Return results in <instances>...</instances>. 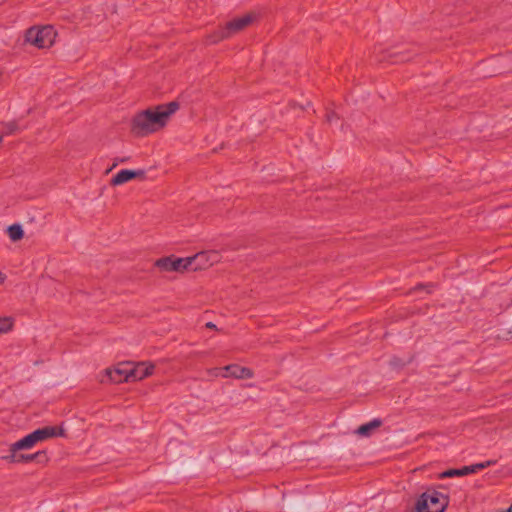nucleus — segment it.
<instances>
[{
	"mask_svg": "<svg viewBox=\"0 0 512 512\" xmlns=\"http://www.w3.org/2000/svg\"><path fill=\"white\" fill-rule=\"evenodd\" d=\"M4 279H2L0 282H3Z\"/></svg>",
	"mask_w": 512,
	"mask_h": 512,
	"instance_id": "b1692460",
	"label": "nucleus"
},
{
	"mask_svg": "<svg viewBox=\"0 0 512 512\" xmlns=\"http://www.w3.org/2000/svg\"><path fill=\"white\" fill-rule=\"evenodd\" d=\"M9 238L16 242L21 240L24 237V231L19 224H13L7 229Z\"/></svg>",
	"mask_w": 512,
	"mask_h": 512,
	"instance_id": "4468645a",
	"label": "nucleus"
},
{
	"mask_svg": "<svg viewBox=\"0 0 512 512\" xmlns=\"http://www.w3.org/2000/svg\"><path fill=\"white\" fill-rule=\"evenodd\" d=\"M155 266L162 272H178L183 273L184 271L191 268V260L189 257L176 258L173 256L160 258L155 262Z\"/></svg>",
	"mask_w": 512,
	"mask_h": 512,
	"instance_id": "20e7f679",
	"label": "nucleus"
},
{
	"mask_svg": "<svg viewBox=\"0 0 512 512\" xmlns=\"http://www.w3.org/2000/svg\"><path fill=\"white\" fill-rule=\"evenodd\" d=\"M178 108L179 104L173 101L137 113L132 119V133L143 137L160 131Z\"/></svg>",
	"mask_w": 512,
	"mask_h": 512,
	"instance_id": "f257e3e1",
	"label": "nucleus"
},
{
	"mask_svg": "<svg viewBox=\"0 0 512 512\" xmlns=\"http://www.w3.org/2000/svg\"><path fill=\"white\" fill-rule=\"evenodd\" d=\"M470 474L469 466H464L460 469H449L441 473V478H450L455 476H465Z\"/></svg>",
	"mask_w": 512,
	"mask_h": 512,
	"instance_id": "2eb2a0df",
	"label": "nucleus"
},
{
	"mask_svg": "<svg viewBox=\"0 0 512 512\" xmlns=\"http://www.w3.org/2000/svg\"><path fill=\"white\" fill-rule=\"evenodd\" d=\"M37 443L35 437H33V433H30L23 437L22 439L16 441L12 444V450H28L34 447Z\"/></svg>",
	"mask_w": 512,
	"mask_h": 512,
	"instance_id": "f8f14e48",
	"label": "nucleus"
},
{
	"mask_svg": "<svg viewBox=\"0 0 512 512\" xmlns=\"http://www.w3.org/2000/svg\"><path fill=\"white\" fill-rule=\"evenodd\" d=\"M130 382L139 381L150 376L154 370V365L148 362L137 364L130 363Z\"/></svg>",
	"mask_w": 512,
	"mask_h": 512,
	"instance_id": "6e6552de",
	"label": "nucleus"
},
{
	"mask_svg": "<svg viewBox=\"0 0 512 512\" xmlns=\"http://www.w3.org/2000/svg\"><path fill=\"white\" fill-rule=\"evenodd\" d=\"M492 464H494V462L489 460V461H485V462H481V463L470 465L469 466L470 474L471 473H475V472H477L479 470H482V469H484L486 467H489Z\"/></svg>",
	"mask_w": 512,
	"mask_h": 512,
	"instance_id": "f3484780",
	"label": "nucleus"
},
{
	"mask_svg": "<svg viewBox=\"0 0 512 512\" xmlns=\"http://www.w3.org/2000/svg\"><path fill=\"white\" fill-rule=\"evenodd\" d=\"M448 498L436 490L424 492L418 499L415 512H444Z\"/></svg>",
	"mask_w": 512,
	"mask_h": 512,
	"instance_id": "f03ea898",
	"label": "nucleus"
},
{
	"mask_svg": "<svg viewBox=\"0 0 512 512\" xmlns=\"http://www.w3.org/2000/svg\"><path fill=\"white\" fill-rule=\"evenodd\" d=\"M339 117L335 112H329L326 116V120L328 123H333L334 120H338Z\"/></svg>",
	"mask_w": 512,
	"mask_h": 512,
	"instance_id": "aec40b11",
	"label": "nucleus"
},
{
	"mask_svg": "<svg viewBox=\"0 0 512 512\" xmlns=\"http://www.w3.org/2000/svg\"><path fill=\"white\" fill-rule=\"evenodd\" d=\"M3 141V135L0 134V144L2 143Z\"/></svg>",
	"mask_w": 512,
	"mask_h": 512,
	"instance_id": "5701e85b",
	"label": "nucleus"
},
{
	"mask_svg": "<svg viewBox=\"0 0 512 512\" xmlns=\"http://www.w3.org/2000/svg\"><path fill=\"white\" fill-rule=\"evenodd\" d=\"M380 426H381V420L373 419L372 421H370V422H368L366 424L361 425L357 429L356 432L360 436L367 437V436H369L372 433V431H374L375 429H377Z\"/></svg>",
	"mask_w": 512,
	"mask_h": 512,
	"instance_id": "ddd939ff",
	"label": "nucleus"
},
{
	"mask_svg": "<svg viewBox=\"0 0 512 512\" xmlns=\"http://www.w3.org/2000/svg\"><path fill=\"white\" fill-rule=\"evenodd\" d=\"M206 326H207L208 328H215V327H216V326H215V324H213L212 322H208V323L206 324Z\"/></svg>",
	"mask_w": 512,
	"mask_h": 512,
	"instance_id": "412c9836",
	"label": "nucleus"
},
{
	"mask_svg": "<svg viewBox=\"0 0 512 512\" xmlns=\"http://www.w3.org/2000/svg\"><path fill=\"white\" fill-rule=\"evenodd\" d=\"M55 38L56 32L52 26L31 27L25 35L26 42L39 49L51 47Z\"/></svg>",
	"mask_w": 512,
	"mask_h": 512,
	"instance_id": "7ed1b4c3",
	"label": "nucleus"
},
{
	"mask_svg": "<svg viewBox=\"0 0 512 512\" xmlns=\"http://www.w3.org/2000/svg\"><path fill=\"white\" fill-rule=\"evenodd\" d=\"M18 450H12V445L10 446V455L4 456L3 459L10 463H19V454H17Z\"/></svg>",
	"mask_w": 512,
	"mask_h": 512,
	"instance_id": "a211bd4d",
	"label": "nucleus"
},
{
	"mask_svg": "<svg viewBox=\"0 0 512 512\" xmlns=\"http://www.w3.org/2000/svg\"><path fill=\"white\" fill-rule=\"evenodd\" d=\"M37 443L56 436H63L64 430L54 426H46L32 432Z\"/></svg>",
	"mask_w": 512,
	"mask_h": 512,
	"instance_id": "9b49d317",
	"label": "nucleus"
},
{
	"mask_svg": "<svg viewBox=\"0 0 512 512\" xmlns=\"http://www.w3.org/2000/svg\"><path fill=\"white\" fill-rule=\"evenodd\" d=\"M221 370L224 371L222 376L225 378L234 377L237 379H250L253 376V372L249 368L242 367L237 364L227 365Z\"/></svg>",
	"mask_w": 512,
	"mask_h": 512,
	"instance_id": "9d476101",
	"label": "nucleus"
},
{
	"mask_svg": "<svg viewBox=\"0 0 512 512\" xmlns=\"http://www.w3.org/2000/svg\"><path fill=\"white\" fill-rule=\"evenodd\" d=\"M254 20L253 14H245L229 21L223 28L219 30V38L225 39L242 31L248 27Z\"/></svg>",
	"mask_w": 512,
	"mask_h": 512,
	"instance_id": "39448f33",
	"label": "nucleus"
},
{
	"mask_svg": "<svg viewBox=\"0 0 512 512\" xmlns=\"http://www.w3.org/2000/svg\"><path fill=\"white\" fill-rule=\"evenodd\" d=\"M130 363H121L114 368L105 370V374L113 383L130 382Z\"/></svg>",
	"mask_w": 512,
	"mask_h": 512,
	"instance_id": "0eeeda50",
	"label": "nucleus"
},
{
	"mask_svg": "<svg viewBox=\"0 0 512 512\" xmlns=\"http://www.w3.org/2000/svg\"><path fill=\"white\" fill-rule=\"evenodd\" d=\"M387 58L385 56L379 57V61H385Z\"/></svg>",
	"mask_w": 512,
	"mask_h": 512,
	"instance_id": "4be33fe9",
	"label": "nucleus"
},
{
	"mask_svg": "<svg viewBox=\"0 0 512 512\" xmlns=\"http://www.w3.org/2000/svg\"><path fill=\"white\" fill-rule=\"evenodd\" d=\"M191 260V268L193 270H202L206 269L216 263H218L221 259V255L216 250H208L201 251L194 256L189 257Z\"/></svg>",
	"mask_w": 512,
	"mask_h": 512,
	"instance_id": "423d86ee",
	"label": "nucleus"
},
{
	"mask_svg": "<svg viewBox=\"0 0 512 512\" xmlns=\"http://www.w3.org/2000/svg\"><path fill=\"white\" fill-rule=\"evenodd\" d=\"M12 326L13 322L10 318H0V334L10 331Z\"/></svg>",
	"mask_w": 512,
	"mask_h": 512,
	"instance_id": "dca6fc26",
	"label": "nucleus"
},
{
	"mask_svg": "<svg viewBox=\"0 0 512 512\" xmlns=\"http://www.w3.org/2000/svg\"><path fill=\"white\" fill-rule=\"evenodd\" d=\"M134 178H145V171L144 170H128L123 169L120 170L112 179H111V185L112 186H118L122 185Z\"/></svg>",
	"mask_w": 512,
	"mask_h": 512,
	"instance_id": "1a4fd4ad",
	"label": "nucleus"
},
{
	"mask_svg": "<svg viewBox=\"0 0 512 512\" xmlns=\"http://www.w3.org/2000/svg\"><path fill=\"white\" fill-rule=\"evenodd\" d=\"M39 454H40V452L35 453V454H30V455L19 454V463L20 462H32L36 459V457Z\"/></svg>",
	"mask_w": 512,
	"mask_h": 512,
	"instance_id": "6ab92c4d",
	"label": "nucleus"
}]
</instances>
